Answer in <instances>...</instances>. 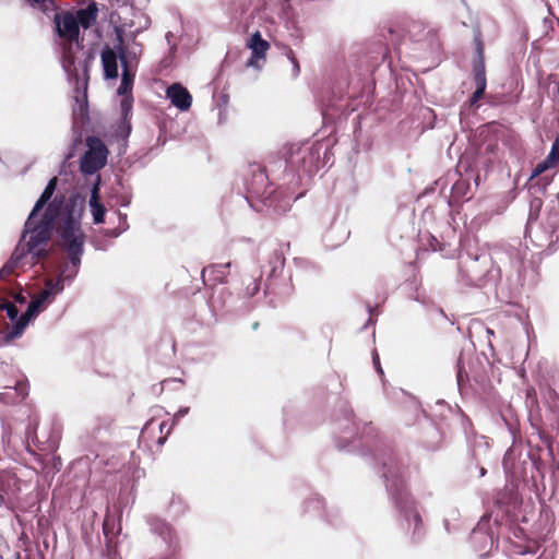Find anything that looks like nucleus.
Returning <instances> with one entry per match:
<instances>
[{"mask_svg": "<svg viewBox=\"0 0 559 559\" xmlns=\"http://www.w3.org/2000/svg\"><path fill=\"white\" fill-rule=\"evenodd\" d=\"M335 418V443L340 450H359L362 455H370L373 467L383 478L386 491L397 512V523L409 543L418 545L426 535L418 504L409 493L406 485L408 459L396 452L389 440L379 437L372 423L356 420L350 405L346 401L338 404Z\"/></svg>", "mask_w": 559, "mask_h": 559, "instance_id": "f257e3e1", "label": "nucleus"}, {"mask_svg": "<svg viewBox=\"0 0 559 559\" xmlns=\"http://www.w3.org/2000/svg\"><path fill=\"white\" fill-rule=\"evenodd\" d=\"M57 187V177L48 180L24 223L13 252L0 269V280L17 267L45 262L50 255L48 243L53 234L56 239L67 237V233L70 238L86 237L82 229L85 198L78 191L67 198L56 193Z\"/></svg>", "mask_w": 559, "mask_h": 559, "instance_id": "f03ea898", "label": "nucleus"}, {"mask_svg": "<svg viewBox=\"0 0 559 559\" xmlns=\"http://www.w3.org/2000/svg\"><path fill=\"white\" fill-rule=\"evenodd\" d=\"M527 250L518 239L487 249H463L459 255L457 281L468 287L495 288L497 298L509 304L522 286Z\"/></svg>", "mask_w": 559, "mask_h": 559, "instance_id": "7ed1b4c3", "label": "nucleus"}, {"mask_svg": "<svg viewBox=\"0 0 559 559\" xmlns=\"http://www.w3.org/2000/svg\"><path fill=\"white\" fill-rule=\"evenodd\" d=\"M501 419L512 438V444L504 453L502 466L507 477L520 483L544 476L545 464L540 459L539 445L533 447L531 439L523 441L518 416L511 408L501 413Z\"/></svg>", "mask_w": 559, "mask_h": 559, "instance_id": "20e7f679", "label": "nucleus"}, {"mask_svg": "<svg viewBox=\"0 0 559 559\" xmlns=\"http://www.w3.org/2000/svg\"><path fill=\"white\" fill-rule=\"evenodd\" d=\"M242 178L243 198L250 207L257 212H263L265 209L278 215L284 214L289 211L293 202L302 195V193L296 194L288 188L271 189L269 177L259 164L249 165Z\"/></svg>", "mask_w": 559, "mask_h": 559, "instance_id": "39448f33", "label": "nucleus"}, {"mask_svg": "<svg viewBox=\"0 0 559 559\" xmlns=\"http://www.w3.org/2000/svg\"><path fill=\"white\" fill-rule=\"evenodd\" d=\"M285 257L281 249H274L260 261L259 276H252L247 284L245 294L251 298L259 294L263 283V296L278 299L289 297L294 292L293 273L285 269Z\"/></svg>", "mask_w": 559, "mask_h": 559, "instance_id": "423d86ee", "label": "nucleus"}, {"mask_svg": "<svg viewBox=\"0 0 559 559\" xmlns=\"http://www.w3.org/2000/svg\"><path fill=\"white\" fill-rule=\"evenodd\" d=\"M456 384L460 394L487 400L492 390L489 378L490 362L485 355L463 349L456 361Z\"/></svg>", "mask_w": 559, "mask_h": 559, "instance_id": "0eeeda50", "label": "nucleus"}, {"mask_svg": "<svg viewBox=\"0 0 559 559\" xmlns=\"http://www.w3.org/2000/svg\"><path fill=\"white\" fill-rule=\"evenodd\" d=\"M67 235H70L67 233ZM86 237L70 238L62 237L56 240L57 248L66 254L57 266V276L45 282V289L41 293L52 302L57 295H60L66 285H71L80 272L82 258L85 251Z\"/></svg>", "mask_w": 559, "mask_h": 559, "instance_id": "6e6552de", "label": "nucleus"}, {"mask_svg": "<svg viewBox=\"0 0 559 559\" xmlns=\"http://www.w3.org/2000/svg\"><path fill=\"white\" fill-rule=\"evenodd\" d=\"M329 147L320 142L292 144L285 158L286 170L297 176L300 181L304 176L310 178L314 176L321 167L329 162Z\"/></svg>", "mask_w": 559, "mask_h": 559, "instance_id": "1a4fd4ad", "label": "nucleus"}, {"mask_svg": "<svg viewBox=\"0 0 559 559\" xmlns=\"http://www.w3.org/2000/svg\"><path fill=\"white\" fill-rule=\"evenodd\" d=\"M549 396L552 399V402L547 401V412L544 417L539 414L537 402L535 397L531 396L530 391H527L526 405L528 407L527 419L532 435H537L548 450V453L552 454V438L547 429L551 428L559 433V403L557 401V393L554 390H549Z\"/></svg>", "mask_w": 559, "mask_h": 559, "instance_id": "9d476101", "label": "nucleus"}, {"mask_svg": "<svg viewBox=\"0 0 559 559\" xmlns=\"http://www.w3.org/2000/svg\"><path fill=\"white\" fill-rule=\"evenodd\" d=\"M525 236L531 238L537 248L552 253L559 243V195H555L548 205L547 214L536 228L526 224Z\"/></svg>", "mask_w": 559, "mask_h": 559, "instance_id": "9b49d317", "label": "nucleus"}, {"mask_svg": "<svg viewBox=\"0 0 559 559\" xmlns=\"http://www.w3.org/2000/svg\"><path fill=\"white\" fill-rule=\"evenodd\" d=\"M502 535V522L499 513L492 519V512L485 513L469 535L471 544L479 559L487 558L498 547Z\"/></svg>", "mask_w": 559, "mask_h": 559, "instance_id": "f8f14e48", "label": "nucleus"}, {"mask_svg": "<svg viewBox=\"0 0 559 559\" xmlns=\"http://www.w3.org/2000/svg\"><path fill=\"white\" fill-rule=\"evenodd\" d=\"M495 509L491 510L492 519L499 513L500 522L508 518L512 521H520L522 499L519 493V483L510 479V483L499 490L495 496Z\"/></svg>", "mask_w": 559, "mask_h": 559, "instance_id": "ddd939ff", "label": "nucleus"}, {"mask_svg": "<svg viewBox=\"0 0 559 559\" xmlns=\"http://www.w3.org/2000/svg\"><path fill=\"white\" fill-rule=\"evenodd\" d=\"M432 414L431 416L433 425L431 426L432 431L437 435V439L432 440L431 442H427V449L429 450H438L440 448V443L442 440V428L441 423L447 421L450 418H457L462 421V425L464 426V430L467 429L466 425H471L469 419L464 415V413L461 411L459 406H455L454 408L448 404L443 400H438L435 403V406L431 408Z\"/></svg>", "mask_w": 559, "mask_h": 559, "instance_id": "4468645a", "label": "nucleus"}, {"mask_svg": "<svg viewBox=\"0 0 559 559\" xmlns=\"http://www.w3.org/2000/svg\"><path fill=\"white\" fill-rule=\"evenodd\" d=\"M121 532V511L117 509L112 512L107 507L103 521V534L105 537L106 556L109 559H118L120 557V546L124 540Z\"/></svg>", "mask_w": 559, "mask_h": 559, "instance_id": "2eb2a0df", "label": "nucleus"}, {"mask_svg": "<svg viewBox=\"0 0 559 559\" xmlns=\"http://www.w3.org/2000/svg\"><path fill=\"white\" fill-rule=\"evenodd\" d=\"M87 150L80 159V171L84 176L98 175L97 173L107 164L108 148L95 135L86 138Z\"/></svg>", "mask_w": 559, "mask_h": 559, "instance_id": "dca6fc26", "label": "nucleus"}, {"mask_svg": "<svg viewBox=\"0 0 559 559\" xmlns=\"http://www.w3.org/2000/svg\"><path fill=\"white\" fill-rule=\"evenodd\" d=\"M475 44V59L472 64L473 81L475 84V91L468 98V105L471 107L477 106L478 102L484 97L487 79L485 69V57H484V43L481 39L480 32H477L474 36Z\"/></svg>", "mask_w": 559, "mask_h": 559, "instance_id": "f3484780", "label": "nucleus"}, {"mask_svg": "<svg viewBox=\"0 0 559 559\" xmlns=\"http://www.w3.org/2000/svg\"><path fill=\"white\" fill-rule=\"evenodd\" d=\"M468 462L465 471L469 477H475L479 464L484 463L489 454V442L485 436L477 435L473 429H465Z\"/></svg>", "mask_w": 559, "mask_h": 559, "instance_id": "a211bd4d", "label": "nucleus"}, {"mask_svg": "<svg viewBox=\"0 0 559 559\" xmlns=\"http://www.w3.org/2000/svg\"><path fill=\"white\" fill-rule=\"evenodd\" d=\"M122 34L123 29L121 27H115L116 43L112 48L108 45H105L102 53V66L104 70L105 80H116L119 76L118 71V62H120L121 68L129 67L127 61L123 60L122 53Z\"/></svg>", "mask_w": 559, "mask_h": 559, "instance_id": "6ab92c4d", "label": "nucleus"}, {"mask_svg": "<svg viewBox=\"0 0 559 559\" xmlns=\"http://www.w3.org/2000/svg\"><path fill=\"white\" fill-rule=\"evenodd\" d=\"M50 304L51 301L41 292L37 296L33 297L28 302L25 312H23V318L15 323L13 329L2 336V341L4 343H10L11 341L20 337L28 323L43 312Z\"/></svg>", "mask_w": 559, "mask_h": 559, "instance_id": "aec40b11", "label": "nucleus"}, {"mask_svg": "<svg viewBox=\"0 0 559 559\" xmlns=\"http://www.w3.org/2000/svg\"><path fill=\"white\" fill-rule=\"evenodd\" d=\"M147 523L151 532L162 538L169 551L167 556L151 559H175V555L180 551V540L177 531L160 518H148Z\"/></svg>", "mask_w": 559, "mask_h": 559, "instance_id": "412c9836", "label": "nucleus"}, {"mask_svg": "<svg viewBox=\"0 0 559 559\" xmlns=\"http://www.w3.org/2000/svg\"><path fill=\"white\" fill-rule=\"evenodd\" d=\"M55 2L53 0H51ZM35 9H38L44 14L49 15L51 12H55L53 15V23H55V31L58 35V37L67 39V40H78L80 35V26L78 24V20H75L74 14L71 12H64L63 14L56 12L57 5L53 3V9L48 11L47 13L44 12L41 9L36 7Z\"/></svg>", "mask_w": 559, "mask_h": 559, "instance_id": "4be33fe9", "label": "nucleus"}, {"mask_svg": "<svg viewBox=\"0 0 559 559\" xmlns=\"http://www.w3.org/2000/svg\"><path fill=\"white\" fill-rule=\"evenodd\" d=\"M460 178L453 183L451 188V195L448 199V204L454 206L462 201L469 200L468 192L471 190L469 179L474 176V171L465 160L461 159L457 165Z\"/></svg>", "mask_w": 559, "mask_h": 559, "instance_id": "5701e85b", "label": "nucleus"}, {"mask_svg": "<svg viewBox=\"0 0 559 559\" xmlns=\"http://www.w3.org/2000/svg\"><path fill=\"white\" fill-rule=\"evenodd\" d=\"M95 60V53L93 50H88L85 55L84 60L81 62V68L84 73V84H83V93L82 95L75 96L76 107L73 108V117L80 118L83 121L88 119V104H87V81H88V72L92 63Z\"/></svg>", "mask_w": 559, "mask_h": 559, "instance_id": "b1692460", "label": "nucleus"}, {"mask_svg": "<svg viewBox=\"0 0 559 559\" xmlns=\"http://www.w3.org/2000/svg\"><path fill=\"white\" fill-rule=\"evenodd\" d=\"M131 114L132 109L130 102L127 99L124 102H120V118L115 128L114 135L124 150L132 131Z\"/></svg>", "mask_w": 559, "mask_h": 559, "instance_id": "393cba45", "label": "nucleus"}, {"mask_svg": "<svg viewBox=\"0 0 559 559\" xmlns=\"http://www.w3.org/2000/svg\"><path fill=\"white\" fill-rule=\"evenodd\" d=\"M166 97L181 111L188 110L192 105V96L181 83H173L166 91Z\"/></svg>", "mask_w": 559, "mask_h": 559, "instance_id": "a878e982", "label": "nucleus"}, {"mask_svg": "<svg viewBox=\"0 0 559 559\" xmlns=\"http://www.w3.org/2000/svg\"><path fill=\"white\" fill-rule=\"evenodd\" d=\"M100 176L95 177L94 183L92 185L90 195V209L93 216V223L98 225L103 224L106 215V207L100 201L99 195Z\"/></svg>", "mask_w": 559, "mask_h": 559, "instance_id": "bb28decb", "label": "nucleus"}, {"mask_svg": "<svg viewBox=\"0 0 559 559\" xmlns=\"http://www.w3.org/2000/svg\"><path fill=\"white\" fill-rule=\"evenodd\" d=\"M28 395V384L24 381H17L13 386H7L0 393V403L13 405L21 403Z\"/></svg>", "mask_w": 559, "mask_h": 559, "instance_id": "cd10ccee", "label": "nucleus"}, {"mask_svg": "<svg viewBox=\"0 0 559 559\" xmlns=\"http://www.w3.org/2000/svg\"><path fill=\"white\" fill-rule=\"evenodd\" d=\"M135 69H131L130 67H123L122 73H121V82L117 90V94L121 96L120 102H124L126 99L130 102L131 109L133 108V95H132V88L135 78Z\"/></svg>", "mask_w": 559, "mask_h": 559, "instance_id": "c85d7f7f", "label": "nucleus"}, {"mask_svg": "<svg viewBox=\"0 0 559 559\" xmlns=\"http://www.w3.org/2000/svg\"><path fill=\"white\" fill-rule=\"evenodd\" d=\"M231 266L230 262L227 263H217L210 266H206L202 270L201 276L203 282L205 283V277L209 276L214 283L224 284L226 283L227 275L229 274V269Z\"/></svg>", "mask_w": 559, "mask_h": 559, "instance_id": "c756f323", "label": "nucleus"}, {"mask_svg": "<svg viewBox=\"0 0 559 559\" xmlns=\"http://www.w3.org/2000/svg\"><path fill=\"white\" fill-rule=\"evenodd\" d=\"M248 48L251 49V59L247 62L248 66H253L254 59L264 58L266 50L270 48V44L262 38L259 31L254 32L249 40Z\"/></svg>", "mask_w": 559, "mask_h": 559, "instance_id": "7c9ffc66", "label": "nucleus"}, {"mask_svg": "<svg viewBox=\"0 0 559 559\" xmlns=\"http://www.w3.org/2000/svg\"><path fill=\"white\" fill-rule=\"evenodd\" d=\"M97 15V4L95 2H91L84 9H80L74 16L75 20H78L79 26L87 29L96 22Z\"/></svg>", "mask_w": 559, "mask_h": 559, "instance_id": "2f4dec72", "label": "nucleus"}, {"mask_svg": "<svg viewBox=\"0 0 559 559\" xmlns=\"http://www.w3.org/2000/svg\"><path fill=\"white\" fill-rule=\"evenodd\" d=\"M302 509L307 514L322 518L326 506L324 499L320 495L313 493L304 501Z\"/></svg>", "mask_w": 559, "mask_h": 559, "instance_id": "473e14b6", "label": "nucleus"}, {"mask_svg": "<svg viewBox=\"0 0 559 559\" xmlns=\"http://www.w3.org/2000/svg\"><path fill=\"white\" fill-rule=\"evenodd\" d=\"M132 47L129 48L124 45V40L122 39V53L123 60L127 61L128 66L131 69H135L138 67V58L142 52L141 45L135 41V34H132Z\"/></svg>", "mask_w": 559, "mask_h": 559, "instance_id": "72a5a7b5", "label": "nucleus"}, {"mask_svg": "<svg viewBox=\"0 0 559 559\" xmlns=\"http://www.w3.org/2000/svg\"><path fill=\"white\" fill-rule=\"evenodd\" d=\"M16 481L17 478L14 474L0 473V496L4 493L9 499L14 497L16 495Z\"/></svg>", "mask_w": 559, "mask_h": 559, "instance_id": "f704fd0d", "label": "nucleus"}, {"mask_svg": "<svg viewBox=\"0 0 559 559\" xmlns=\"http://www.w3.org/2000/svg\"><path fill=\"white\" fill-rule=\"evenodd\" d=\"M188 506L185 500L177 495H173L167 507V513L173 520H177L186 514Z\"/></svg>", "mask_w": 559, "mask_h": 559, "instance_id": "c9c22d12", "label": "nucleus"}, {"mask_svg": "<svg viewBox=\"0 0 559 559\" xmlns=\"http://www.w3.org/2000/svg\"><path fill=\"white\" fill-rule=\"evenodd\" d=\"M322 518L326 521L328 524L334 527L342 525L344 522L342 512L336 507L326 508Z\"/></svg>", "mask_w": 559, "mask_h": 559, "instance_id": "e433bc0d", "label": "nucleus"}, {"mask_svg": "<svg viewBox=\"0 0 559 559\" xmlns=\"http://www.w3.org/2000/svg\"><path fill=\"white\" fill-rule=\"evenodd\" d=\"M519 521H510L508 518L502 520V532L508 531L511 533L515 538L522 539L525 536V531L519 526Z\"/></svg>", "mask_w": 559, "mask_h": 559, "instance_id": "4c0bfd02", "label": "nucleus"}, {"mask_svg": "<svg viewBox=\"0 0 559 559\" xmlns=\"http://www.w3.org/2000/svg\"><path fill=\"white\" fill-rule=\"evenodd\" d=\"M3 310H5L7 317L12 322V328L15 326V323L19 322L23 318V313H20V310L12 302H5L1 307Z\"/></svg>", "mask_w": 559, "mask_h": 559, "instance_id": "58836bf2", "label": "nucleus"}, {"mask_svg": "<svg viewBox=\"0 0 559 559\" xmlns=\"http://www.w3.org/2000/svg\"><path fill=\"white\" fill-rule=\"evenodd\" d=\"M250 7V0H235L229 8V13L233 17L241 16Z\"/></svg>", "mask_w": 559, "mask_h": 559, "instance_id": "ea45409f", "label": "nucleus"}, {"mask_svg": "<svg viewBox=\"0 0 559 559\" xmlns=\"http://www.w3.org/2000/svg\"><path fill=\"white\" fill-rule=\"evenodd\" d=\"M542 205H543L542 199L533 198L531 200V202H530V214H528V219H527L526 224H530V223L533 224L537 219L539 211L542 209Z\"/></svg>", "mask_w": 559, "mask_h": 559, "instance_id": "a19ab883", "label": "nucleus"}, {"mask_svg": "<svg viewBox=\"0 0 559 559\" xmlns=\"http://www.w3.org/2000/svg\"><path fill=\"white\" fill-rule=\"evenodd\" d=\"M82 144V140H81V136H76L72 140V143L70 144L69 148H68V152L66 153L64 155V159L62 162V165L61 167L64 168L66 167V164L72 159L75 154H76V148Z\"/></svg>", "mask_w": 559, "mask_h": 559, "instance_id": "79ce46f5", "label": "nucleus"}, {"mask_svg": "<svg viewBox=\"0 0 559 559\" xmlns=\"http://www.w3.org/2000/svg\"><path fill=\"white\" fill-rule=\"evenodd\" d=\"M546 158L547 162L554 166L559 162V135L554 140L550 152Z\"/></svg>", "mask_w": 559, "mask_h": 559, "instance_id": "37998d69", "label": "nucleus"}, {"mask_svg": "<svg viewBox=\"0 0 559 559\" xmlns=\"http://www.w3.org/2000/svg\"><path fill=\"white\" fill-rule=\"evenodd\" d=\"M26 2L29 7H38L46 13L53 9V2L51 0H26Z\"/></svg>", "mask_w": 559, "mask_h": 559, "instance_id": "c03bdc74", "label": "nucleus"}, {"mask_svg": "<svg viewBox=\"0 0 559 559\" xmlns=\"http://www.w3.org/2000/svg\"><path fill=\"white\" fill-rule=\"evenodd\" d=\"M554 167L552 164H549L547 162V158L545 157L542 162H539L535 167L534 169L532 170V174H531V178H535L539 175H542L544 171H546L547 169Z\"/></svg>", "mask_w": 559, "mask_h": 559, "instance_id": "a18cd8bd", "label": "nucleus"}, {"mask_svg": "<svg viewBox=\"0 0 559 559\" xmlns=\"http://www.w3.org/2000/svg\"><path fill=\"white\" fill-rule=\"evenodd\" d=\"M228 295L230 297V294L226 292L224 287L219 288V290H215L212 296V305L215 307V305H219L222 308L225 307V300L224 295Z\"/></svg>", "mask_w": 559, "mask_h": 559, "instance_id": "49530a36", "label": "nucleus"}, {"mask_svg": "<svg viewBox=\"0 0 559 559\" xmlns=\"http://www.w3.org/2000/svg\"><path fill=\"white\" fill-rule=\"evenodd\" d=\"M286 56L293 67V76L297 78L300 73V67H299V62H298L294 51L289 48L286 52Z\"/></svg>", "mask_w": 559, "mask_h": 559, "instance_id": "de8ad7c7", "label": "nucleus"}, {"mask_svg": "<svg viewBox=\"0 0 559 559\" xmlns=\"http://www.w3.org/2000/svg\"><path fill=\"white\" fill-rule=\"evenodd\" d=\"M128 228H129V225H126L122 227H116V228H106V229H103V234L105 237L117 238L122 233H124Z\"/></svg>", "mask_w": 559, "mask_h": 559, "instance_id": "09e8293b", "label": "nucleus"}, {"mask_svg": "<svg viewBox=\"0 0 559 559\" xmlns=\"http://www.w3.org/2000/svg\"><path fill=\"white\" fill-rule=\"evenodd\" d=\"M514 551L518 555H534L536 552L535 546H525L522 544H515L514 545Z\"/></svg>", "mask_w": 559, "mask_h": 559, "instance_id": "8fccbe9b", "label": "nucleus"}, {"mask_svg": "<svg viewBox=\"0 0 559 559\" xmlns=\"http://www.w3.org/2000/svg\"><path fill=\"white\" fill-rule=\"evenodd\" d=\"M544 27L546 29L545 36L551 39L555 35V27H554V20L549 17H545L544 21Z\"/></svg>", "mask_w": 559, "mask_h": 559, "instance_id": "3c124183", "label": "nucleus"}, {"mask_svg": "<svg viewBox=\"0 0 559 559\" xmlns=\"http://www.w3.org/2000/svg\"><path fill=\"white\" fill-rule=\"evenodd\" d=\"M190 408L188 406H183V407H180L177 413H175L174 417H173V420H171V424L169 427H171V429L174 428V426L182 418L185 417L186 415H188Z\"/></svg>", "mask_w": 559, "mask_h": 559, "instance_id": "603ef678", "label": "nucleus"}, {"mask_svg": "<svg viewBox=\"0 0 559 559\" xmlns=\"http://www.w3.org/2000/svg\"><path fill=\"white\" fill-rule=\"evenodd\" d=\"M372 364H373V367H374L377 373H379L380 376H383L384 372H383V369L380 364V357L376 349L372 352Z\"/></svg>", "mask_w": 559, "mask_h": 559, "instance_id": "864d4df0", "label": "nucleus"}, {"mask_svg": "<svg viewBox=\"0 0 559 559\" xmlns=\"http://www.w3.org/2000/svg\"><path fill=\"white\" fill-rule=\"evenodd\" d=\"M63 70L70 75L73 71H75V64L73 58H67L62 63Z\"/></svg>", "mask_w": 559, "mask_h": 559, "instance_id": "5fc2aeb1", "label": "nucleus"}, {"mask_svg": "<svg viewBox=\"0 0 559 559\" xmlns=\"http://www.w3.org/2000/svg\"><path fill=\"white\" fill-rule=\"evenodd\" d=\"M366 308L370 317L362 326V330H366L367 328L376 324V321L372 319V314L374 312L376 307L371 306L370 304H367Z\"/></svg>", "mask_w": 559, "mask_h": 559, "instance_id": "6e6d98bb", "label": "nucleus"}, {"mask_svg": "<svg viewBox=\"0 0 559 559\" xmlns=\"http://www.w3.org/2000/svg\"><path fill=\"white\" fill-rule=\"evenodd\" d=\"M119 205L122 206V207H128L131 203V194L128 193V192H124L119 201H118Z\"/></svg>", "mask_w": 559, "mask_h": 559, "instance_id": "4d7b16f0", "label": "nucleus"}, {"mask_svg": "<svg viewBox=\"0 0 559 559\" xmlns=\"http://www.w3.org/2000/svg\"><path fill=\"white\" fill-rule=\"evenodd\" d=\"M429 247L432 251L441 250L440 241L435 236H429Z\"/></svg>", "mask_w": 559, "mask_h": 559, "instance_id": "13d9d810", "label": "nucleus"}, {"mask_svg": "<svg viewBox=\"0 0 559 559\" xmlns=\"http://www.w3.org/2000/svg\"><path fill=\"white\" fill-rule=\"evenodd\" d=\"M443 527L448 534H452L456 531V526L451 524L450 518L443 519Z\"/></svg>", "mask_w": 559, "mask_h": 559, "instance_id": "bf43d9fd", "label": "nucleus"}, {"mask_svg": "<svg viewBox=\"0 0 559 559\" xmlns=\"http://www.w3.org/2000/svg\"><path fill=\"white\" fill-rule=\"evenodd\" d=\"M14 301H15L16 304H20V305H23V304H25V302H26V297H25V295L23 294V292H19V293H16V294H15V296H14Z\"/></svg>", "mask_w": 559, "mask_h": 559, "instance_id": "052dcab7", "label": "nucleus"}, {"mask_svg": "<svg viewBox=\"0 0 559 559\" xmlns=\"http://www.w3.org/2000/svg\"><path fill=\"white\" fill-rule=\"evenodd\" d=\"M94 248L96 250L105 251V250H107V245L103 240L96 239L94 241Z\"/></svg>", "mask_w": 559, "mask_h": 559, "instance_id": "680f3d73", "label": "nucleus"}, {"mask_svg": "<svg viewBox=\"0 0 559 559\" xmlns=\"http://www.w3.org/2000/svg\"><path fill=\"white\" fill-rule=\"evenodd\" d=\"M127 214L124 213H118V219H119V226L118 227H122V226H126V225H129L128 222H127Z\"/></svg>", "mask_w": 559, "mask_h": 559, "instance_id": "e2e57ef3", "label": "nucleus"}, {"mask_svg": "<svg viewBox=\"0 0 559 559\" xmlns=\"http://www.w3.org/2000/svg\"><path fill=\"white\" fill-rule=\"evenodd\" d=\"M171 431V427H168L167 430H166V433L164 436H160L158 439H157V444L159 447H162L166 440H167V436L170 433Z\"/></svg>", "mask_w": 559, "mask_h": 559, "instance_id": "0e129e2a", "label": "nucleus"}, {"mask_svg": "<svg viewBox=\"0 0 559 559\" xmlns=\"http://www.w3.org/2000/svg\"><path fill=\"white\" fill-rule=\"evenodd\" d=\"M483 464L484 463L479 464V467L477 468V472H476L477 474L475 475V477L481 478L487 474V469L485 468V466Z\"/></svg>", "mask_w": 559, "mask_h": 559, "instance_id": "69168bd1", "label": "nucleus"}, {"mask_svg": "<svg viewBox=\"0 0 559 559\" xmlns=\"http://www.w3.org/2000/svg\"><path fill=\"white\" fill-rule=\"evenodd\" d=\"M154 424V419H150L146 421V424L144 425L143 429H142V435H145L146 431L148 430V428Z\"/></svg>", "mask_w": 559, "mask_h": 559, "instance_id": "338daca9", "label": "nucleus"}, {"mask_svg": "<svg viewBox=\"0 0 559 559\" xmlns=\"http://www.w3.org/2000/svg\"><path fill=\"white\" fill-rule=\"evenodd\" d=\"M166 428H167V423L166 421H162L160 424H158V429H159L160 433H163Z\"/></svg>", "mask_w": 559, "mask_h": 559, "instance_id": "774afa93", "label": "nucleus"}]
</instances>
